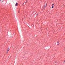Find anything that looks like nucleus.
<instances>
[{
    "label": "nucleus",
    "instance_id": "nucleus-7",
    "mask_svg": "<svg viewBox=\"0 0 65 65\" xmlns=\"http://www.w3.org/2000/svg\"><path fill=\"white\" fill-rule=\"evenodd\" d=\"M45 7H46V6H44V8H45Z\"/></svg>",
    "mask_w": 65,
    "mask_h": 65
},
{
    "label": "nucleus",
    "instance_id": "nucleus-10",
    "mask_svg": "<svg viewBox=\"0 0 65 65\" xmlns=\"http://www.w3.org/2000/svg\"><path fill=\"white\" fill-rule=\"evenodd\" d=\"M27 1H26V2H27Z\"/></svg>",
    "mask_w": 65,
    "mask_h": 65
},
{
    "label": "nucleus",
    "instance_id": "nucleus-3",
    "mask_svg": "<svg viewBox=\"0 0 65 65\" xmlns=\"http://www.w3.org/2000/svg\"><path fill=\"white\" fill-rule=\"evenodd\" d=\"M46 5H47V3H46V4H45L44 5V6H46Z\"/></svg>",
    "mask_w": 65,
    "mask_h": 65
},
{
    "label": "nucleus",
    "instance_id": "nucleus-8",
    "mask_svg": "<svg viewBox=\"0 0 65 65\" xmlns=\"http://www.w3.org/2000/svg\"><path fill=\"white\" fill-rule=\"evenodd\" d=\"M52 6H53V5H54V4H52Z\"/></svg>",
    "mask_w": 65,
    "mask_h": 65
},
{
    "label": "nucleus",
    "instance_id": "nucleus-11",
    "mask_svg": "<svg viewBox=\"0 0 65 65\" xmlns=\"http://www.w3.org/2000/svg\"><path fill=\"white\" fill-rule=\"evenodd\" d=\"M38 15V14H37V15Z\"/></svg>",
    "mask_w": 65,
    "mask_h": 65
},
{
    "label": "nucleus",
    "instance_id": "nucleus-9",
    "mask_svg": "<svg viewBox=\"0 0 65 65\" xmlns=\"http://www.w3.org/2000/svg\"><path fill=\"white\" fill-rule=\"evenodd\" d=\"M25 3H27L26 1H25Z\"/></svg>",
    "mask_w": 65,
    "mask_h": 65
},
{
    "label": "nucleus",
    "instance_id": "nucleus-4",
    "mask_svg": "<svg viewBox=\"0 0 65 65\" xmlns=\"http://www.w3.org/2000/svg\"><path fill=\"white\" fill-rule=\"evenodd\" d=\"M8 50H7V53H8Z\"/></svg>",
    "mask_w": 65,
    "mask_h": 65
},
{
    "label": "nucleus",
    "instance_id": "nucleus-1",
    "mask_svg": "<svg viewBox=\"0 0 65 65\" xmlns=\"http://www.w3.org/2000/svg\"><path fill=\"white\" fill-rule=\"evenodd\" d=\"M18 5V3H17L15 5V6H17Z\"/></svg>",
    "mask_w": 65,
    "mask_h": 65
},
{
    "label": "nucleus",
    "instance_id": "nucleus-5",
    "mask_svg": "<svg viewBox=\"0 0 65 65\" xmlns=\"http://www.w3.org/2000/svg\"><path fill=\"white\" fill-rule=\"evenodd\" d=\"M52 8H54V6H52Z\"/></svg>",
    "mask_w": 65,
    "mask_h": 65
},
{
    "label": "nucleus",
    "instance_id": "nucleus-2",
    "mask_svg": "<svg viewBox=\"0 0 65 65\" xmlns=\"http://www.w3.org/2000/svg\"><path fill=\"white\" fill-rule=\"evenodd\" d=\"M57 45H59V42L58 41H57Z\"/></svg>",
    "mask_w": 65,
    "mask_h": 65
},
{
    "label": "nucleus",
    "instance_id": "nucleus-6",
    "mask_svg": "<svg viewBox=\"0 0 65 65\" xmlns=\"http://www.w3.org/2000/svg\"><path fill=\"white\" fill-rule=\"evenodd\" d=\"M7 50L9 51V48H8Z\"/></svg>",
    "mask_w": 65,
    "mask_h": 65
},
{
    "label": "nucleus",
    "instance_id": "nucleus-12",
    "mask_svg": "<svg viewBox=\"0 0 65 65\" xmlns=\"http://www.w3.org/2000/svg\"><path fill=\"white\" fill-rule=\"evenodd\" d=\"M0 1H1V0H0Z\"/></svg>",
    "mask_w": 65,
    "mask_h": 65
}]
</instances>
